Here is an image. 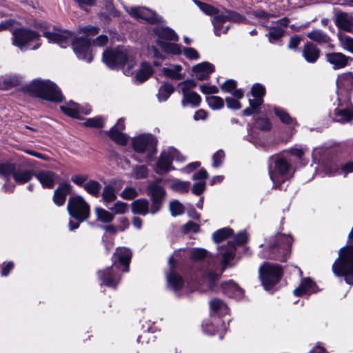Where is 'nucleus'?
Masks as SVG:
<instances>
[{
	"label": "nucleus",
	"instance_id": "obj_1",
	"mask_svg": "<svg viewBox=\"0 0 353 353\" xmlns=\"http://www.w3.org/2000/svg\"><path fill=\"white\" fill-rule=\"evenodd\" d=\"M99 32V28L97 26L81 27L79 33L85 34V37H77L72 41L73 34L67 30H59L57 32H45L44 36L50 42L56 43L61 48H66L71 43L73 50L77 57L90 63L92 60V50H90L91 40L88 37L95 36Z\"/></svg>",
	"mask_w": 353,
	"mask_h": 353
},
{
	"label": "nucleus",
	"instance_id": "obj_2",
	"mask_svg": "<svg viewBox=\"0 0 353 353\" xmlns=\"http://www.w3.org/2000/svg\"><path fill=\"white\" fill-rule=\"evenodd\" d=\"M292 239L290 236L276 234L269 238L265 248L259 255L262 259L285 261L290 255V248Z\"/></svg>",
	"mask_w": 353,
	"mask_h": 353
},
{
	"label": "nucleus",
	"instance_id": "obj_3",
	"mask_svg": "<svg viewBox=\"0 0 353 353\" xmlns=\"http://www.w3.org/2000/svg\"><path fill=\"white\" fill-rule=\"evenodd\" d=\"M339 255L332 265L333 272L344 276L347 283L353 285V227L348 234L347 245L339 250Z\"/></svg>",
	"mask_w": 353,
	"mask_h": 353
},
{
	"label": "nucleus",
	"instance_id": "obj_4",
	"mask_svg": "<svg viewBox=\"0 0 353 353\" xmlns=\"http://www.w3.org/2000/svg\"><path fill=\"white\" fill-rule=\"evenodd\" d=\"M103 61L110 68L117 69L127 67L124 73L130 74V70L135 65L136 61L132 50L121 46L104 51Z\"/></svg>",
	"mask_w": 353,
	"mask_h": 353
},
{
	"label": "nucleus",
	"instance_id": "obj_5",
	"mask_svg": "<svg viewBox=\"0 0 353 353\" xmlns=\"http://www.w3.org/2000/svg\"><path fill=\"white\" fill-rule=\"evenodd\" d=\"M248 236L245 232H240L235 236L233 241L228 243V248L222 252V270L216 273L212 270L208 271L205 274V279L209 283V288H213L214 283L218 281L221 273L225 270L230 262L235 256V247L245 243L248 241Z\"/></svg>",
	"mask_w": 353,
	"mask_h": 353
},
{
	"label": "nucleus",
	"instance_id": "obj_6",
	"mask_svg": "<svg viewBox=\"0 0 353 353\" xmlns=\"http://www.w3.org/2000/svg\"><path fill=\"white\" fill-rule=\"evenodd\" d=\"M25 90L30 94L43 99L60 102L63 95L58 87L50 81L34 80L26 86Z\"/></svg>",
	"mask_w": 353,
	"mask_h": 353
},
{
	"label": "nucleus",
	"instance_id": "obj_7",
	"mask_svg": "<svg viewBox=\"0 0 353 353\" xmlns=\"http://www.w3.org/2000/svg\"><path fill=\"white\" fill-rule=\"evenodd\" d=\"M259 277L266 290H270L282 277L283 269L278 264L264 262L259 268Z\"/></svg>",
	"mask_w": 353,
	"mask_h": 353
},
{
	"label": "nucleus",
	"instance_id": "obj_8",
	"mask_svg": "<svg viewBox=\"0 0 353 353\" xmlns=\"http://www.w3.org/2000/svg\"><path fill=\"white\" fill-rule=\"evenodd\" d=\"M290 163L279 155L270 157L269 159V174L274 185L283 182L288 174Z\"/></svg>",
	"mask_w": 353,
	"mask_h": 353
},
{
	"label": "nucleus",
	"instance_id": "obj_9",
	"mask_svg": "<svg viewBox=\"0 0 353 353\" xmlns=\"http://www.w3.org/2000/svg\"><path fill=\"white\" fill-rule=\"evenodd\" d=\"M67 210L72 217L80 222L88 219L90 214V205L80 195L72 196L69 198Z\"/></svg>",
	"mask_w": 353,
	"mask_h": 353
},
{
	"label": "nucleus",
	"instance_id": "obj_10",
	"mask_svg": "<svg viewBox=\"0 0 353 353\" xmlns=\"http://www.w3.org/2000/svg\"><path fill=\"white\" fill-rule=\"evenodd\" d=\"M196 82L193 79H188L179 83L178 87L181 90L183 99L181 105L183 108L188 105L197 107L201 101V97L193 89L196 87Z\"/></svg>",
	"mask_w": 353,
	"mask_h": 353
},
{
	"label": "nucleus",
	"instance_id": "obj_11",
	"mask_svg": "<svg viewBox=\"0 0 353 353\" xmlns=\"http://www.w3.org/2000/svg\"><path fill=\"white\" fill-rule=\"evenodd\" d=\"M133 149L139 153L148 152L151 158L157 152V140L151 134H141L132 139Z\"/></svg>",
	"mask_w": 353,
	"mask_h": 353
},
{
	"label": "nucleus",
	"instance_id": "obj_12",
	"mask_svg": "<svg viewBox=\"0 0 353 353\" xmlns=\"http://www.w3.org/2000/svg\"><path fill=\"white\" fill-rule=\"evenodd\" d=\"M31 41L37 42L36 46L32 49L39 48V34L37 32L26 28H19L12 31V43L20 49L22 50Z\"/></svg>",
	"mask_w": 353,
	"mask_h": 353
},
{
	"label": "nucleus",
	"instance_id": "obj_13",
	"mask_svg": "<svg viewBox=\"0 0 353 353\" xmlns=\"http://www.w3.org/2000/svg\"><path fill=\"white\" fill-rule=\"evenodd\" d=\"M338 100H350L353 92V75L351 72L339 75L336 80Z\"/></svg>",
	"mask_w": 353,
	"mask_h": 353
},
{
	"label": "nucleus",
	"instance_id": "obj_14",
	"mask_svg": "<svg viewBox=\"0 0 353 353\" xmlns=\"http://www.w3.org/2000/svg\"><path fill=\"white\" fill-rule=\"evenodd\" d=\"M147 192L152 200L150 213L154 214L159 212L161 208L166 192L162 186L155 183H151L148 185Z\"/></svg>",
	"mask_w": 353,
	"mask_h": 353
},
{
	"label": "nucleus",
	"instance_id": "obj_15",
	"mask_svg": "<svg viewBox=\"0 0 353 353\" xmlns=\"http://www.w3.org/2000/svg\"><path fill=\"white\" fill-rule=\"evenodd\" d=\"M97 274L103 283L110 288H116L121 280L119 266L115 261L110 268H106L104 271H99Z\"/></svg>",
	"mask_w": 353,
	"mask_h": 353
},
{
	"label": "nucleus",
	"instance_id": "obj_16",
	"mask_svg": "<svg viewBox=\"0 0 353 353\" xmlns=\"http://www.w3.org/2000/svg\"><path fill=\"white\" fill-rule=\"evenodd\" d=\"M338 101L333 119L341 123L351 121L353 119V106L350 100H338Z\"/></svg>",
	"mask_w": 353,
	"mask_h": 353
},
{
	"label": "nucleus",
	"instance_id": "obj_17",
	"mask_svg": "<svg viewBox=\"0 0 353 353\" xmlns=\"http://www.w3.org/2000/svg\"><path fill=\"white\" fill-rule=\"evenodd\" d=\"M128 12L132 17L143 19L150 23H159L163 21L161 17L144 7H132Z\"/></svg>",
	"mask_w": 353,
	"mask_h": 353
},
{
	"label": "nucleus",
	"instance_id": "obj_18",
	"mask_svg": "<svg viewBox=\"0 0 353 353\" xmlns=\"http://www.w3.org/2000/svg\"><path fill=\"white\" fill-rule=\"evenodd\" d=\"M174 154H177V150L174 148L163 151L155 167V172L160 174L173 169L172 155Z\"/></svg>",
	"mask_w": 353,
	"mask_h": 353
},
{
	"label": "nucleus",
	"instance_id": "obj_19",
	"mask_svg": "<svg viewBox=\"0 0 353 353\" xmlns=\"http://www.w3.org/2000/svg\"><path fill=\"white\" fill-rule=\"evenodd\" d=\"M34 176L43 188H52L59 180V175L50 170H39L34 174Z\"/></svg>",
	"mask_w": 353,
	"mask_h": 353
},
{
	"label": "nucleus",
	"instance_id": "obj_20",
	"mask_svg": "<svg viewBox=\"0 0 353 353\" xmlns=\"http://www.w3.org/2000/svg\"><path fill=\"white\" fill-rule=\"evenodd\" d=\"M334 22L339 29L353 32V17L349 13L344 12L335 13Z\"/></svg>",
	"mask_w": 353,
	"mask_h": 353
},
{
	"label": "nucleus",
	"instance_id": "obj_21",
	"mask_svg": "<svg viewBox=\"0 0 353 353\" xmlns=\"http://www.w3.org/2000/svg\"><path fill=\"white\" fill-rule=\"evenodd\" d=\"M153 32L158 37L157 43L159 46L161 42L178 41L179 39L176 33L168 27L157 26L154 28Z\"/></svg>",
	"mask_w": 353,
	"mask_h": 353
},
{
	"label": "nucleus",
	"instance_id": "obj_22",
	"mask_svg": "<svg viewBox=\"0 0 353 353\" xmlns=\"http://www.w3.org/2000/svg\"><path fill=\"white\" fill-rule=\"evenodd\" d=\"M132 257V252L130 249L122 247L117 248L115 250V252L113 254L112 258V262L114 261H116L117 264L119 263L121 265L124 266V269L123 272H127L129 270V264Z\"/></svg>",
	"mask_w": 353,
	"mask_h": 353
},
{
	"label": "nucleus",
	"instance_id": "obj_23",
	"mask_svg": "<svg viewBox=\"0 0 353 353\" xmlns=\"http://www.w3.org/2000/svg\"><path fill=\"white\" fill-rule=\"evenodd\" d=\"M72 186L68 183H62L54 192L53 202L57 206H62L65 202L66 197L71 192Z\"/></svg>",
	"mask_w": 353,
	"mask_h": 353
},
{
	"label": "nucleus",
	"instance_id": "obj_24",
	"mask_svg": "<svg viewBox=\"0 0 353 353\" xmlns=\"http://www.w3.org/2000/svg\"><path fill=\"white\" fill-rule=\"evenodd\" d=\"M316 283L309 277L302 279L300 285L294 290L296 296L311 294L317 292Z\"/></svg>",
	"mask_w": 353,
	"mask_h": 353
},
{
	"label": "nucleus",
	"instance_id": "obj_25",
	"mask_svg": "<svg viewBox=\"0 0 353 353\" xmlns=\"http://www.w3.org/2000/svg\"><path fill=\"white\" fill-rule=\"evenodd\" d=\"M214 70V65L209 62H203L192 68L196 78L200 81L208 79Z\"/></svg>",
	"mask_w": 353,
	"mask_h": 353
},
{
	"label": "nucleus",
	"instance_id": "obj_26",
	"mask_svg": "<svg viewBox=\"0 0 353 353\" xmlns=\"http://www.w3.org/2000/svg\"><path fill=\"white\" fill-rule=\"evenodd\" d=\"M325 57L327 61L332 65L335 70L345 67L350 59L348 57L341 52L327 53Z\"/></svg>",
	"mask_w": 353,
	"mask_h": 353
},
{
	"label": "nucleus",
	"instance_id": "obj_27",
	"mask_svg": "<svg viewBox=\"0 0 353 353\" xmlns=\"http://www.w3.org/2000/svg\"><path fill=\"white\" fill-rule=\"evenodd\" d=\"M253 99L249 98V103L252 107H260L263 102V97L265 94V88L263 85L256 83L251 90Z\"/></svg>",
	"mask_w": 353,
	"mask_h": 353
},
{
	"label": "nucleus",
	"instance_id": "obj_28",
	"mask_svg": "<svg viewBox=\"0 0 353 353\" xmlns=\"http://www.w3.org/2000/svg\"><path fill=\"white\" fill-rule=\"evenodd\" d=\"M302 55L308 63H315L320 56V50L316 45L307 42L303 48Z\"/></svg>",
	"mask_w": 353,
	"mask_h": 353
},
{
	"label": "nucleus",
	"instance_id": "obj_29",
	"mask_svg": "<svg viewBox=\"0 0 353 353\" xmlns=\"http://www.w3.org/2000/svg\"><path fill=\"white\" fill-rule=\"evenodd\" d=\"M33 176V170L19 168L15 169L13 179L17 183L24 184L30 181Z\"/></svg>",
	"mask_w": 353,
	"mask_h": 353
},
{
	"label": "nucleus",
	"instance_id": "obj_30",
	"mask_svg": "<svg viewBox=\"0 0 353 353\" xmlns=\"http://www.w3.org/2000/svg\"><path fill=\"white\" fill-rule=\"evenodd\" d=\"M327 172L330 175L343 174L346 176L348 173L353 172V161L347 162L340 167L333 165L327 169Z\"/></svg>",
	"mask_w": 353,
	"mask_h": 353
},
{
	"label": "nucleus",
	"instance_id": "obj_31",
	"mask_svg": "<svg viewBox=\"0 0 353 353\" xmlns=\"http://www.w3.org/2000/svg\"><path fill=\"white\" fill-rule=\"evenodd\" d=\"M132 212L134 214H139L145 215L150 210H149V202L147 199H140L135 200L132 203Z\"/></svg>",
	"mask_w": 353,
	"mask_h": 353
},
{
	"label": "nucleus",
	"instance_id": "obj_32",
	"mask_svg": "<svg viewBox=\"0 0 353 353\" xmlns=\"http://www.w3.org/2000/svg\"><path fill=\"white\" fill-rule=\"evenodd\" d=\"M307 37L310 40L321 44L328 43L331 40L325 32L319 29H315L308 32Z\"/></svg>",
	"mask_w": 353,
	"mask_h": 353
},
{
	"label": "nucleus",
	"instance_id": "obj_33",
	"mask_svg": "<svg viewBox=\"0 0 353 353\" xmlns=\"http://www.w3.org/2000/svg\"><path fill=\"white\" fill-rule=\"evenodd\" d=\"M182 66L181 65H173L169 68H163L162 72L165 76L174 80H181L184 75L181 74Z\"/></svg>",
	"mask_w": 353,
	"mask_h": 353
},
{
	"label": "nucleus",
	"instance_id": "obj_34",
	"mask_svg": "<svg viewBox=\"0 0 353 353\" xmlns=\"http://www.w3.org/2000/svg\"><path fill=\"white\" fill-rule=\"evenodd\" d=\"M223 291L229 296L235 299H241L243 295V290L233 281L227 283L223 287Z\"/></svg>",
	"mask_w": 353,
	"mask_h": 353
},
{
	"label": "nucleus",
	"instance_id": "obj_35",
	"mask_svg": "<svg viewBox=\"0 0 353 353\" xmlns=\"http://www.w3.org/2000/svg\"><path fill=\"white\" fill-rule=\"evenodd\" d=\"M167 281L168 286L174 291L181 290L184 284L182 277L173 272L167 275Z\"/></svg>",
	"mask_w": 353,
	"mask_h": 353
},
{
	"label": "nucleus",
	"instance_id": "obj_36",
	"mask_svg": "<svg viewBox=\"0 0 353 353\" xmlns=\"http://www.w3.org/2000/svg\"><path fill=\"white\" fill-rule=\"evenodd\" d=\"M210 307L214 314L223 316L228 313L229 309L225 303L219 299H214L210 303Z\"/></svg>",
	"mask_w": 353,
	"mask_h": 353
},
{
	"label": "nucleus",
	"instance_id": "obj_37",
	"mask_svg": "<svg viewBox=\"0 0 353 353\" xmlns=\"http://www.w3.org/2000/svg\"><path fill=\"white\" fill-rule=\"evenodd\" d=\"M108 135L112 141L121 145H125L128 143V137L126 134L121 132L120 130L117 129L116 126L111 128L108 132Z\"/></svg>",
	"mask_w": 353,
	"mask_h": 353
},
{
	"label": "nucleus",
	"instance_id": "obj_38",
	"mask_svg": "<svg viewBox=\"0 0 353 353\" xmlns=\"http://www.w3.org/2000/svg\"><path fill=\"white\" fill-rule=\"evenodd\" d=\"M61 110L71 117L80 118V105L73 101H70L66 105L61 106Z\"/></svg>",
	"mask_w": 353,
	"mask_h": 353
},
{
	"label": "nucleus",
	"instance_id": "obj_39",
	"mask_svg": "<svg viewBox=\"0 0 353 353\" xmlns=\"http://www.w3.org/2000/svg\"><path fill=\"white\" fill-rule=\"evenodd\" d=\"M153 69L149 63H143L140 70L136 74V79L140 83L146 81L152 74Z\"/></svg>",
	"mask_w": 353,
	"mask_h": 353
},
{
	"label": "nucleus",
	"instance_id": "obj_40",
	"mask_svg": "<svg viewBox=\"0 0 353 353\" xmlns=\"http://www.w3.org/2000/svg\"><path fill=\"white\" fill-rule=\"evenodd\" d=\"M83 189L94 197H98L101 189V185L95 180H89L83 185Z\"/></svg>",
	"mask_w": 353,
	"mask_h": 353
},
{
	"label": "nucleus",
	"instance_id": "obj_41",
	"mask_svg": "<svg viewBox=\"0 0 353 353\" xmlns=\"http://www.w3.org/2000/svg\"><path fill=\"white\" fill-rule=\"evenodd\" d=\"M97 220L102 223H110L114 220V214L109 211L101 208H94Z\"/></svg>",
	"mask_w": 353,
	"mask_h": 353
},
{
	"label": "nucleus",
	"instance_id": "obj_42",
	"mask_svg": "<svg viewBox=\"0 0 353 353\" xmlns=\"http://www.w3.org/2000/svg\"><path fill=\"white\" fill-rule=\"evenodd\" d=\"M275 114L279 118L281 122L290 125H296L297 124L296 120L291 117L290 114L283 109L280 108H274Z\"/></svg>",
	"mask_w": 353,
	"mask_h": 353
},
{
	"label": "nucleus",
	"instance_id": "obj_43",
	"mask_svg": "<svg viewBox=\"0 0 353 353\" xmlns=\"http://www.w3.org/2000/svg\"><path fill=\"white\" fill-rule=\"evenodd\" d=\"M101 196L103 202L105 203V206L108 207L107 203L112 202L114 200H116V190L114 188L110 185H105L103 188Z\"/></svg>",
	"mask_w": 353,
	"mask_h": 353
},
{
	"label": "nucleus",
	"instance_id": "obj_44",
	"mask_svg": "<svg viewBox=\"0 0 353 353\" xmlns=\"http://www.w3.org/2000/svg\"><path fill=\"white\" fill-rule=\"evenodd\" d=\"M268 30L267 37H268L269 41L271 43L279 40L285 33V30L279 26H272L268 28Z\"/></svg>",
	"mask_w": 353,
	"mask_h": 353
},
{
	"label": "nucleus",
	"instance_id": "obj_45",
	"mask_svg": "<svg viewBox=\"0 0 353 353\" xmlns=\"http://www.w3.org/2000/svg\"><path fill=\"white\" fill-rule=\"evenodd\" d=\"M337 37L341 47L353 53V38L341 32L337 34Z\"/></svg>",
	"mask_w": 353,
	"mask_h": 353
},
{
	"label": "nucleus",
	"instance_id": "obj_46",
	"mask_svg": "<svg viewBox=\"0 0 353 353\" xmlns=\"http://www.w3.org/2000/svg\"><path fill=\"white\" fill-rule=\"evenodd\" d=\"M173 86L170 83H165L159 88L157 94L159 101H166L174 92Z\"/></svg>",
	"mask_w": 353,
	"mask_h": 353
},
{
	"label": "nucleus",
	"instance_id": "obj_47",
	"mask_svg": "<svg viewBox=\"0 0 353 353\" xmlns=\"http://www.w3.org/2000/svg\"><path fill=\"white\" fill-rule=\"evenodd\" d=\"M232 234V230L229 228H223L216 230L212 234V239L214 242L220 243Z\"/></svg>",
	"mask_w": 353,
	"mask_h": 353
},
{
	"label": "nucleus",
	"instance_id": "obj_48",
	"mask_svg": "<svg viewBox=\"0 0 353 353\" xmlns=\"http://www.w3.org/2000/svg\"><path fill=\"white\" fill-rule=\"evenodd\" d=\"M193 2L207 15H214L218 14V9L215 7L198 0H193Z\"/></svg>",
	"mask_w": 353,
	"mask_h": 353
},
{
	"label": "nucleus",
	"instance_id": "obj_49",
	"mask_svg": "<svg viewBox=\"0 0 353 353\" xmlns=\"http://www.w3.org/2000/svg\"><path fill=\"white\" fill-rule=\"evenodd\" d=\"M160 47L167 52L172 54H179L181 53V49L179 45L169 42H161Z\"/></svg>",
	"mask_w": 353,
	"mask_h": 353
},
{
	"label": "nucleus",
	"instance_id": "obj_50",
	"mask_svg": "<svg viewBox=\"0 0 353 353\" xmlns=\"http://www.w3.org/2000/svg\"><path fill=\"white\" fill-rule=\"evenodd\" d=\"M206 101L208 105L214 110L223 108L224 104L223 99L217 96H208L206 97Z\"/></svg>",
	"mask_w": 353,
	"mask_h": 353
},
{
	"label": "nucleus",
	"instance_id": "obj_51",
	"mask_svg": "<svg viewBox=\"0 0 353 353\" xmlns=\"http://www.w3.org/2000/svg\"><path fill=\"white\" fill-rule=\"evenodd\" d=\"M169 209L172 216H176L184 213V206L177 200L172 201L169 204Z\"/></svg>",
	"mask_w": 353,
	"mask_h": 353
},
{
	"label": "nucleus",
	"instance_id": "obj_52",
	"mask_svg": "<svg viewBox=\"0 0 353 353\" xmlns=\"http://www.w3.org/2000/svg\"><path fill=\"white\" fill-rule=\"evenodd\" d=\"M215 16L212 19V23L214 26V28L216 29V32L218 31V25H222L223 23L229 21L228 13L227 12V10H225L224 12L219 14H215Z\"/></svg>",
	"mask_w": 353,
	"mask_h": 353
},
{
	"label": "nucleus",
	"instance_id": "obj_53",
	"mask_svg": "<svg viewBox=\"0 0 353 353\" xmlns=\"http://www.w3.org/2000/svg\"><path fill=\"white\" fill-rule=\"evenodd\" d=\"M109 209L113 212V214H123L128 211L129 208L126 203L118 201Z\"/></svg>",
	"mask_w": 353,
	"mask_h": 353
},
{
	"label": "nucleus",
	"instance_id": "obj_54",
	"mask_svg": "<svg viewBox=\"0 0 353 353\" xmlns=\"http://www.w3.org/2000/svg\"><path fill=\"white\" fill-rule=\"evenodd\" d=\"M16 167L13 163L0 164V175L5 178H8L10 175H14Z\"/></svg>",
	"mask_w": 353,
	"mask_h": 353
},
{
	"label": "nucleus",
	"instance_id": "obj_55",
	"mask_svg": "<svg viewBox=\"0 0 353 353\" xmlns=\"http://www.w3.org/2000/svg\"><path fill=\"white\" fill-rule=\"evenodd\" d=\"M189 186L190 182L176 181L171 185V188L174 191L183 194L188 192Z\"/></svg>",
	"mask_w": 353,
	"mask_h": 353
},
{
	"label": "nucleus",
	"instance_id": "obj_56",
	"mask_svg": "<svg viewBox=\"0 0 353 353\" xmlns=\"http://www.w3.org/2000/svg\"><path fill=\"white\" fill-rule=\"evenodd\" d=\"M225 157V154L223 150H219L216 152L212 156V166L214 168L219 167L223 163Z\"/></svg>",
	"mask_w": 353,
	"mask_h": 353
},
{
	"label": "nucleus",
	"instance_id": "obj_57",
	"mask_svg": "<svg viewBox=\"0 0 353 353\" xmlns=\"http://www.w3.org/2000/svg\"><path fill=\"white\" fill-rule=\"evenodd\" d=\"M103 125V120L101 117L90 118L84 123V125L90 128H101Z\"/></svg>",
	"mask_w": 353,
	"mask_h": 353
},
{
	"label": "nucleus",
	"instance_id": "obj_58",
	"mask_svg": "<svg viewBox=\"0 0 353 353\" xmlns=\"http://www.w3.org/2000/svg\"><path fill=\"white\" fill-rule=\"evenodd\" d=\"M138 196V192L135 188L132 187L125 188L121 192V196L127 200H132Z\"/></svg>",
	"mask_w": 353,
	"mask_h": 353
},
{
	"label": "nucleus",
	"instance_id": "obj_59",
	"mask_svg": "<svg viewBox=\"0 0 353 353\" xmlns=\"http://www.w3.org/2000/svg\"><path fill=\"white\" fill-rule=\"evenodd\" d=\"M255 127L262 130H269L271 128V123L267 118H259L255 121Z\"/></svg>",
	"mask_w": 353,
	"mask_h": 353
},
{
	"label": "nucleus",
	"instance_id": "obj_60",
	"mask_svg": "<svg viewBox=\"0 0 353 353\" xmlns=\"http://www.w3.org/2000/svg\"><path fill=\"white\" fill-rule=\"evenodd\" d=\"M227 12L228 13L229 21L235 23H244L246 21L245 17L235 11L227 10Z\"/></svg>",
	"mask_w": 353,
	"mask_h": 353
},
{
	"label": "nucleus",
	"instance_id": "obj_61",
	"mask_svg": "<svg viewBox=\"0 0 353 353\" xmlns=\"http://www.w3.org/2000/svg\"><path fill=\"white\" fill-rule=\"evenodd\" d=\"M71 180L77 185H79V186H81V187H83V188L84 184L88 181H89L88 180V174H75V175L72 176Z\"/></svg>",
	"mask_w": 353,
	"mask_h": 353
},
{
	"label": "nucleus",
	"instance_id": "obj_62",
	"mask_svg": "<svg viewBox=\"0 0 353 353\" xmlns=\"http://www.w3.org/2000/svg\"><path fill=\"white\" fill-rule=\"evenodd\" d=\"M134 175L136 179H145L148 176V168L145 165H137L134 168Z\"/></svg>",
	"mask_w": 353,
	"mask_h": 353
},
{
	"label": "nucleus",
	"instance_id": "obj_63",
	"mask_svg": "<svg viewBox=\"0 0 353 353\" xmlns=\"http://www.w3.org/2000/svg\"><path fill=\"white\" fill-rule=\"evenodd\" d=\"M207 255V251L202 248H194L191 252V258L194 260H201Z\"/></svg>",
	"mask_w": 353,
	"mask_h": 353
},
{
	"label": "nucleus",
	"instance_id": "obj_64",
	"mask_svg": "<svg viewBox=\"0 0 353 353\" xmlns=\"http://www.w3.org/2000/svg\"><path fill=\"white\" fill-rule=\"evenodd\" d=\"M236 87V82L234 80H227L221 86V90L225 92H232Z\"/></svg>",
	"mask_w": 353,
	"mask_h": 353
}]
</instances>
